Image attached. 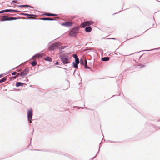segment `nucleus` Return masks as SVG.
Instances as JSON below:
<instances>
[{"instance_id":"obj_1","label":"nucleus","mask_w":160,"mask_h":160,"mask_svg":"<svg viewBox=\"0 0 160 160\" xmlns=\"http://www.w3.org/2000/svg\"><path fill=\"white\" fill-rule=\"evenodd\" d=\"M79 28L77 27H76L73 28L69 32V34L72 37H75L78 33Z\"/></svg>"},{"instance_id":"obj_2","label":"nucleus","mask_w":160,"mask_h":160,"mask_svg":"<svg viewBox=\"0 0 160 160\" xmlns=\"http://www.w3.org/2000/svg\"><path fill=\"white\" fill-rule=\"evenodd\" d=\"M28 118V121L30 123H31V120L32 118V109L28 110L27 111Z\"/></svg>"},{"instance_id":"obj_3","label":"nucleus","mask_w":160,"mask_h":160,"mask_svg":"<svg viewBox=\"0 0 160 160\" xmlns=\"http://www.w3.org/2000/svg\"><path fill=\"white\" fill-rule=\"evenodd\" d=\"M60 46V43L59 42H56L53 44H52L49 47V50H54L56 49Z\"/></svg>"},{"instance_id":"obj_4","label":"nucleus","mask_w":160,"mask_h":160,"mask_svg":"<svg viewBox=\"0 0 160 160\" xmlns=\"http://www.w3.org/2000/svg\"><path fill=\"white\" fill-rule=\"evenodd\" d=\"M60 59L64 64H67L69 63V59L66 56L60 57Z\"/></svg>"},{"instance_id":"obj_5","label":"nucleus","mask_w":160,"mask_h":160,"mask_svg":"<svg viewBox=\"0 0 160 160\" xmlns=\"http://www.w3.org/2000/svg\"><path fill=\"white\" fill-rule=\"evenodd\" d=\"M21 14L25 16H28L29 17L27 18V19H35V18L34 17L36 16V15L29 14L24 13H22Z\"/></svg>"},{"instance_id":"obj_6","label":"nucleus","mask_w":160,"mask_h":160,"mask_svg":"<svg viewBox=\"0 0 160 160\" xmlns=\"http://www.w3.org/2000/svg\"><path fill=\"white\" fill-rule=\"evenodd\" d=\"M29 72V70L28 68H26L23 72H20L21 76L23 77L26 76L28 73Z\"/></svg>"},{"instance_id":"obj_7","label":"nucleus","mask_w":160,"mask_h":160,"mask_svg":"<svg viewBox=\"0 0 160 160\" xmlns=\"http://www.w3.org/2000/svg\"><path fill=\"white\" fill-rule=\"evenodd\" d=\"M72 23L71 22H67L61 24L62 26L65 27H70L72 26Z\"/></svg>"},{"instance_id":"obj_8","label":"nucleus","mask_w":160,"mask_h":160,"mask_svg":"<svg viewBox=\"0 0 160 160\" xmlns=\"http://www.w3.org/2000/svg\"><path fill=\"white\" fill-rule=\"evenodd\" d=\"M11 11H13V12H18V11L16 10H12L11 9H7V10H2L1 11H0V12H11Z\"/></svg>"},{"instance_id":"obj_9","label":"nucleus","mask_w":160,"mask_h":160,"mask_svg":"<svg viewBox=\"0 0 160 160\" xmlns=\"http://www.w3.org/2000/svg\"><path fill=\"white\" fill-rule=\"evenodd\" d=\"M43 54L41 53V54H37L34 56L33 57V58H39V57H42L43 56Z\"/></svg>"},{"instance_id":"obj_10","label":"nucleus","mask_w":160,"mask_h":160,"mask_svg":"<svg viewBox=\"0 0 160 160\" xmlns=\"http://www.w3.org/2000/svg\"><path fill=\"white\" fill-rule=\"evenodd\" d=\"M87 26H88L87 25L86 22L82 23L80 25V27L81 28H84Z\"/></svg>"},{"instance_id":"obj_11","label":"nucleus","mask_w":160,"mask_h":160,"mask_svg":"<svg viewBox=\"0 0 160 160\" xmlns=\"http://www.w3.org/2000/svg\"><path fill=\"white\" fill-rule=\"evenodd\" d=\"M85 30L86 32H90L91 31L92 28L89 27H87L86 28Z\"/></svg>"},{"instance_id":"obj_12","label":"nucleus","mask_w":160,"mask_h":160,"mask_svg":"<svg viewBox=\"0 0 160 160\" xmlns=\"http://www.w3.org/2000/svg\"><path fill=\"white\" fill-rule=\"evenodd\" d=\"M73 56L75 59V62H78L79 61L78 56L76 54H73Z\"/></svg>"},{"instance_id":"obj_13","label":"nucleus","mask_w":160,"mask_h":160,"mask_svg":"<svg viewBox=\"0 0 160 160\" xmlns=\"http://www.w3.org/2000/svg\"><path fill=\"white\" fill-rule=\"evenodd\" d=\"M8 16H4L2 18V19L1 20V21H6L8 20Z\"/></svg>"},{"instance_id":"obj_14","label":"nucleus","mask_w":160,"mask_h":160,"mask_svg":"<svg viewBox=\"0 0 160 160\" xmlns=\"http://www.w3.org/2000/svg\"><path fill=\"white\" fill-rule=\"evenodd\" d=\"M41 19L43 20H53L54 19L52 18H41Z\"/></svg>"},{"instance_id":"obj_15","label":"nucleus","mask_w":160,"mask_h":160,"mask_svg":"<svg viewBox=\"0 0 160 160\" xmlns=\"http://www.w3.org/2000/svg\"><path fill=\"white\" fill-rule=\"evenodd\" d=\"M79 63V61L78 62H76V63H75L74 62H73V66L74 67L76 68H78V64Z\"/></svg>"},{"instance_id":"obj_16","label":"nucleus","mask_w":160,"mask_h":160,"mask_svg":"<svg viewBox=\"0 0 160 160\" xmlns=\"http://www.w3.org/2000/svg\"><path fill=\"white\" fill-rule=\"evenodd\" d=\"M87 25L88 26H90L91 25H92L93 24V22L92 21H86Z\"/></svg>"},{"instance_id":"obj_17","label":"nucleus","mask_w":160,"mask_h":160,"mask_svg":"<svg viewBox=\"0 0 160 160\" xmlns=\"http://www.w3.org/2000/svg\"><path fill=\"white\" fill-rule=\"evenodd\" d=\"M23 83L21 82H18L16 84V86L18 87L22 85Z\"/></svg>"},{"instance_id":"obj_18","label":"nucleus","mask_w":160,"mask_h":160,"mask_svg":"<svg viewBox=\"0 0 160 160\" xmlns=\"http://www.w3.org/2000/svg\"><path fill=\"white\" fill-rule=\"evenodd\" d=\"M17 18H14L13 17H10L8 18V19H7L8 20H13L16 19Z\"/></svg>"},{"instance_id":"obj_19","label":"nucleus","mask_w":160,"mask_h":160,"mask_svg":"<svg viewBox=\"0 0 160 160\" xmlns=\"http://www.w3.org/2000/svg\"><path fill=\"white\" fill-rule=\"evenodd\" d=\"M45 15L48 16H57V14H52L51 13H47L45 14Z\"/></svg>"},{"instance_id":"obj_20","label":"nucleus","mask_w":160,"mask_h":160,"mask_svg":"<svg viewBox=\"0 0 160 160\" xmlns=\"http://www.w3.org/2000/svg\"><path fill=\"white\" fill-rule=\"evenodd\" d=\"M102 60L103 61H108L109 60V58L108 57H104L102 58Z\"/></svg>"},{"instance_id":"obj_21","label":"nucleus","mask_w":160,"mask_h":160,"mask_svg":"<svg viewBox=\"0 0 160 160\" xmlns=\"http://www.w3.org/2000/svg\"><path fill=\"white\" fill-rule=\"evenodd\" d=\"M45 60H46L47 61H50V62H51V61H52V59L50 58L49 57H47L45 58Z\"/></svg>"},{"instance_id":"obj_22","label":"nucleus","mask_w":160,"mask_h":160,"mask_svg":"<svg viewBox=\"0 0 160 160\" xmlns=\"http://www.w3.org/2000/svg\"><path fill=\"white\" fill-rule=\"evenodd\" d=\"M31 64L32 66H34L37 65V63L36 61H33L31 62Z\"/></svg>"},{"instance_id":"obj_23","label":"nucleus","mask_w":160,"mask_h":160,"mask_svg":"<svg viewBox=\"0 0 160 160\" xmlns=\"http://www.w3.org/2000/svg\"><path fill=\"white\" fill-rule=\"evenodd\" d=\"M6 80V78L4 77L2 79L0 80V83L4 82Z\"/></svg>"},{"instance_id":"obj_24","label":"nucleus","mask_w":160,"mask_h":160,"mask_svg":"<svg viewBox=\"0 0 160 160\" xmlns=\"http://www.w3.org/2000/svg\"><path fill=\"white\" fill-rule=\"evenodd\" d=\"M19 7H31L30 6L28 5H19L18 6Z\"/></svg>"},{"instance_id":"obj_25","label":"nucleus","mask_w":160,"mask_h":160,"mask_svg":"<svg viewBox=\"0 0 160 160\" xmlns=\"http://www.w3.org/2000/svg\"><path fill=\"white\" fill-rule=\"evenodd\" d=\"M85 67L86 68H87V62L86 59L85 60Z\"/></svg>"},{"instance_id":"obj_26","label":"nucleus","mask_w":160,"mask_h":160,"mask_svg":"<svg viewBox=\"0 0 160 160\" xmlns=\"http://www.w3.org/2000/svg\"><path fill=\"white\" fill-rule=\"evenodd\" d=\"M19 75H20L21 76L20 72L18 73L17 74L16 76L15 77H14V78H15L17 77H18Z\"/></svg>"},{"instance_id":"obj_27","label":"nucleus","mask_w":160,"mask_h":160,"mask_svg":"<svg viewBox=\"0 0 160 160\" xmlns=\"http://www.w3.org/2000/svg\"><path fill=\"white\" fill-rule=\"evenodd\" d=\"M80 63L81 64L83 65H84V61L82 60H81L80 61Z\"/></svg>"},{"instance_id":"obj_28","label":"nucleus","mask_w":160,"mask_h":160,"mask_svg":"<svg viewBox=\"0 0 160 160\" xmlns=\"http://www.w3.org/2000/svg\"><path fill=\"white\" fill-rule=\"evenodd\" d=\"M17 73V72H14L12 73V75H16Z\"/></svg>"},{"instance_id":"obj_29","label":"nucleus","mask_w":160,"mask_h":160,"mask_svg":"<svg viewBox=\"0 0 160 160\" xmlns=\"http://www.w3.org/2000/svg\"><path fill=\"white\" fill-rule=\"evenodd\" d=\"M13 2V3H17V1H12V3Z\"/></svg>"},{"instance_id":"obj_30","label":"nucleus","mask_w":160,"mask_h":160,"mask_svg":"<svg viewBox=\"0 0 160 160\" xmlns=\"http://www.w3.org/2000/svg\"><path fill=\"white\" fill-rule=\"evenodd\" d=\"M56 65H58L59 64V63L58 62H56Z\"/></svg>"},{"instance_id":"obj_31","label":"nucleus","mask_w":160,"mask_h":160,"mask_svg":"<svg viewBox=\"0 0 160 160\" xmlns=\"http://www.w3.org/2000/svg\"><path fill=\"white\" fill-rule=\"evenodd\" d=\"M75 18V17H72V19H73V18Z\"/></svg>"},{"instance_id":"obj_32","label":"nucleus","mask_w":160,"mask_h":160,"mask_svg":"<svg viewBox=\"0 0 160 160\" xmlns=\"http://www.w3.org/2000/svg\"><path fill=\"white\" fill-rule=\"evenodd\" d=\"M2 77V75H0V78H1Z\"/></svg>"}]
</instances>
